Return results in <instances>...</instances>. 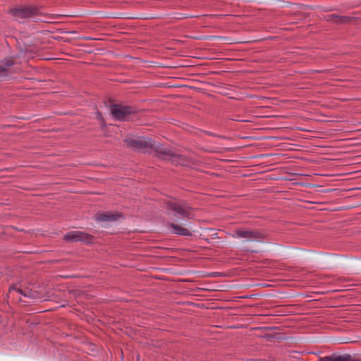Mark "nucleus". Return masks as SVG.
I'll return each instance as SVG.
<instances>
[{
    "instance_id": "obj_1",
    "label": "nucleus",
    "mask_w": 361,
    "mask_h": 361,
    "mask_svg": "<svg viewBox=\"0 0 361 361\" xmlns=\"http://www.w3.org/2000/svg\"><path fill=\"white\" fill-rule=\"evenodd\" d=\"M111 114L120 121H129L135 118L139 109L135 106L113 104L111 106Z\"/></svg>"
},
{
    "instance_id": "obj_2",
    "label": "nucleus",
    "mask_w": 361,
    "mask_h": 361,
    "mask_svg": "<svg viewBox=\"0 0 361 361\" xmlns=\"http://www.w3.org/2000/svg\"><path fill=\"white\" fill-rule=\"evenodd\" d=\"M167 208L174 212V216L178 219H190L193 217L192 207L185 202H177L169 201L167 202Z\"/></svg>"
},
{
    "instance_id": "obj_3",
    "label": "nucleus",
    "mask_w": 361,
    "mask_h": 361,
    "mask_svg": "<svg viewBox=\"0 0 361 361\" xmlns=\"http://www.w3.org/2000/svg\"><path fill=\"white\" fill-rule=\"evenodd\" d=\"M232 236L233 238H243L258 242H263L267 239V235L260 231H248L243 228H238L235 230L232 233Z\"/></svg>"
},
{
    "instance_id": "obj_4",
    "label": "nucleus",
    "mask_w": 361,
    "mask_h": 361,
    "mask_svg": "<svg viewBox=\"0 0 361 361\" xmlns=\"http://www.w3.org/2000/svg\"><path fill=\"white\" fill-rule=\"evenodd\" d=\"M125 142L127 146L138 151L147 152L154 148V140L151 138L139 137L138 139H126Z\"/></svg>"
},
{
    "instance_id": "obj_5",
    "label": "nucleus",
    "mask_w": 361,
    "mask_h": 361,
    "mask_svg": "<svg viewBox=\"0 0 361 361\" xmlns=\"http://www.w3.org/2000/svg\"><path fill=\"white\" fill-rule=\"evenodd\" d=\"M42 6L36 5L24 6V18L31 19L35 22H46V14L43 12Z\"/></svg>"
},
{
    "instance_id": "obj_6",
    "label": "nucleus",
    "mask_w": 361,
    "mask_h": 361,
    "mask_svg": "<svg viewBox=\"0 0 361 361\" xmlns=\"http://www.w3.org/2000/svg\"><path fill=\"white\" fill-rule=\"evenodd\" d=\"M38 43L39 39H37L24 41V60L27 59L28 61L30 59H34L39 56Z\"/></svg>"
},
{
    "instance_id": "obj_7",
    "label": "nucleus",
    "mask_w": 361,
    "mask_h": 361,
    "mask_svg": "<svg viewBox=\"0 0 361 361\" xmlns=\"http://www.w3.org/2000/svg\"><path fill=\"white\" fill-rule=\"evenodd\" d=\"M324 20L326 22L333 23L336 25L349 24L355 19L354 17L338 16L336 14L326 15L324 17Z\"/></svg>"
},
{
    "instance_id": "obj_8",
    "label": "nucleus",
    "mask_w": 361,
    "mask_h": 361,
    "mask_svg": "<svg viewBox=\"0 0 361 361\" xmlns=\"http://www.w3.org/2000/svg\"><path fill=\"white\" fill-rule=\"evenodd\" d=\"M156 153V156L162 160L170 159L171 156H173V151L169 148H166L161 145H155L154 141V148H152Z\"/></svg>"
},
{
    "instance_id": "obj_9",
    "label": "nucleus",
    "mask_w": 361,
    "mask_h": 361,
    "mask_svg": "<svg viewBox=\"0 0 361 361\" xmlns=\"http://www.w3.org/2000/svg\"><path fill=\"white\" fill-rule=\"evenodd\" d=\"M169 160H171L173 164L182 166H190L194 163L192 158L176 154L174 152L173 156H171Z\"/></svg>"
},
{
    "instance_id": "obj_10",
    "label": "nucleus",
    "mask_w": 361,
    "mask_h": 361,
    "mask_svg": "<svg viewBox=\"0 0 361 361\" xmlns=\"http://www.w3.org/2000/svg\"><path fill=\"white\" fill-rule=\"evenodd\" d=\"M122 217V214L119 213H112L111 212H97L95 214V219L97 221H114Z\"/></svg>"
},
{
    "instance_id": "obj_11",
    "label": "nucleus",
    "mask_w": 361,
    "mask_h": 361,
    "mask_svg": "<svg viewBox=\"0 0 361 361\" xmlns=\"http://www.w3.org/2000/svg\"><path fill=\"white\" fill-rule=\"evenodd\" d=\"M319 361H360L359 359L353 357L350 354H343L337 355L333 354L331 355H327L320 357Z\"/></svg>"
},
{
    "instance_id": "obj_12",
    "label": "nucleus",
    "mask_w": 361,
    "mask_h": 361,
    "mask_svg": "<svg viewBox=\"0 0 361 361\" xmlns=\"http://www.w3.org/2000/svg\"><path fill=\"white\" fill-rule=\"evenodd\" d=\"M169 227L172 228V233L178 235L183 236H192V233L189 231V229L184 228L178 224L174 223H169Z\"/></svg>"
},
{
    "instance_id": "obj_13",
    "label": "nucleus",
    "mask_w": 361,
    "mask_h": 361,
    "mask_svg": "<svg viewBox=\"0 0 361 361\" xmlns=\"http://www.w3.org/2000/svg\"><path fill=\"white\" fill-rule=\"evenodd\" d=\"M24 297L25 298H30V299H42V296H41V294L34 290L32 288H29V287H27V288H24Z\"/></svg>"
},
{
    "instance_id": "obj_14",
    "label": "nucleus",
    "mask_w": 361,
    "mask_h": 361,
    "mask_svg": "<svg viewBox=\"0 0 361 361\" xmlns=\"http://www.w3.org/2000/svg\"><path fill=\"white\" fill-rule=\"evenodd\" d=\"M80 231H73L67 233L63 240L68 242H80Z\"/></svg>"
},
{
    "instance_id": "obj_15",
    "label": "nucleus",
    "mask_w": 361,
    "mask_h": 361,
    "mask_svg": "<svg viewBox=\"0 0 361 361\" xmlns=\"http://www.w3.org/2000/svg\"><path fill=\"white\" fill-rule=\"evenodd\" d=\"M13 64L10 59H6L0 63V76H5L7 74L8 68Z\"/></svg>"
},
{
    "instance_id": "obj_16",
    "label": "nucleus",
    "mask_w": 361,
    "mask_h": 361,
    "mask_svg": "<svg viewBox=\"0 0 361 361\" xmlns=\"http://www.w3.org/2000/svg\"><path fill=\"white\" fill-rule=\"evenodd\" d=\"M80 242H82L85 244H92L94 243L95 239L94 235L84 231H80Z\"/></svg>"
},
{
    "instance_id": "obj_17",
    "label": "nucleus",
    "mask_w": 361,
    "mask_h": 361,
    "mask_svg": "<svg viewBox=\"0 0 361 361\" xmlns=\"http://www.w3.org/2000/svg\"><path fill=\"white\" fill-rule=\"evenodd\" d=\"M42 82V80H38L35 79H30L28 78L24 77V88L25 89H34L38 83Z\"/></svg>"
},
{
    "instance_id": "obj_18",
    "label": "nucleus",
    "mask_w": 361,
    "mask_h": 361,
    "mask_svg": "<svg viewBox=\"0 0 361 361\" xmlns=\"http://www.w3.org/2000/svg\"><path fill=\"white\" fill-rule=\"evenodd\" d=\"M11 13L16 20L21 22V20L23 19V8H13L11 10Z\"/></svg>"
},
{
    "instance_id": "obj_19",
    "label": "nucleus",
    "mask_w": 361,
    "mask_h": 361,
    "mask_svg": "<svg viewBox=\"0 0 361 361\" xmlns=\"http://www.w3.org/2000/svg\"><path fill=\"white\" fill-rule=\"evenodd\" d=\"M96 119L99 122L100 127L102 129H104L106 128L107 125L106 121L103 117L102 114L99 111H97L96 112Z\"/></svg>"
},
{
    "instance_id": "obj_20",
    "label": "nucleus",
    "mask_w": 361,
    "mask_h": 361,
    "mask_svg": "<svg viewBox=\"0 0 361 361\" xmlns=\"http://www.w3.org/2000/svg\"><path fill=\"white\" fill-rule=\"evenodd\" d=\"M263 337L267 339V341H272L273 339H275L276 338L275 334H265Z\"/></svg>"
},
{
    "instance_id": "obj_21",
    "label": "nucleus",
    "mask_w": 361,
    "mask_h": 361,
    "mask_svg": "<svg viewBox=\"0 0 361 361\" xmlns=\"http://www.w3.org/2000/svg\"><path fill=\"white\" fill-rule=\"evenodd\" d=\"M194 16H188V15H185V14H180V16H178L176 17V18L177 19H186L188 18H193Z\"/></svg>"
},
{
    "instance_id": "obj_22",
    "label": "nucleus",
    "mask_w": 361,
    "mask_h": 361,
    "mask_svg": "<svg viewBox=\"0 0 361 361\" xmlns=\"http://www.w3.org/2000/svg\"><path fill=\"white\" fill-rule=\"evenodd\" d=\"M204 133L209 136L216 137V134L212 132L204 130Z\"/></svg>"
},
{
    "instance_id": "obj_23",
    "label": "nucleus",
    "mask_w": 361,
    "mask_h": 361,
    "mask_svg": "<svg viewBox=\"0 0 361 361\" xmlns=\"http://www.w3.org/2000/svg\"><path fill=\"white\" fill-rule=\"evenodd\" d=\"M32 252L31 251H27V250H24L23 251V253H32Z\"/></svg>"
},
{
    "instance_id": "obj_24",
    "label": "nucleus",
    "mask_w": 361,
    "mask_h": 361,
    "mask_svg": "<svg viewBox=\"0 0 361 361\" xmlns=\"http://www.w3.org/2000/svg\"><path fill=\"white\" fill-rule=\"evenodd\" d=\"M18 292H19L20 293L23 294V290H22L18 289Z\"/></svg>"
},
{
    "instance_id": "obj_25",
    "label": "nucleus",
    "mask_w": 361,
    "mask_h": 361,
    "mask_svg": "<svg viewBox=\"0 0 361 361\" xmlns=\"http://www.w3.org/2000/svg\"><path fill=\"white\" fill-rule=\"evenodd\" d=\"M25 302L29 303L30 302H29V301H25V300H24V301H23V303H25Z\"/></svg>"
},
{
    "instance_id": "obj_26",
    "label": "nucleus",
    "mask_w": 361,
    "mask_h": 361,
    "mask_svg": "<svg viewBox=\"0 0 361 361\" xmlns=\"http://www.w3.org/2000/svg\"><path fill=\"white\" fill-rule=\"evenodd\" d=\"M252 253H257V252L256 251H252Z\"/></svg>"
}]
</instances>
